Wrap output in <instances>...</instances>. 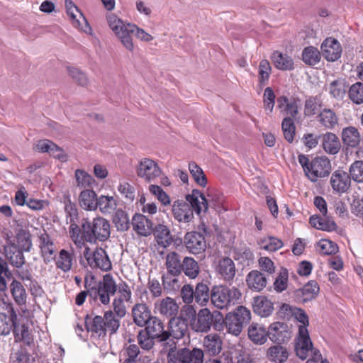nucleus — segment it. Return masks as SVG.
Returning <instances> with one entry per match:
<instances>
[{"instance_id":"3c124183","label":"nucleus","mask_w":363,"mask_h":363,"mask_svg":"<svg viewBox=\"0 0 363 363\" xmlns=\"http://www.w3.org/2000/svg\"><path fill=\"white\" fill-rule=\"evenodd\" d=\"M178 276L172 275L167 272L162 275V280L164 290H167L168 292H176L179 290L181 283L177 277Z\"/></svg>"},{"instance_id":"8fccbe9b","label":"nucleus","mask_w":363,"mask_h":363,"mask_svg":"<svg viewBox=\"0 0 363 363\" xmlns=\"http://www.w3.org/2000/svg\"><path fill=\"white\" fill-rule=\"evenodd\" d=\"M319 289V286L315 281H309L302 289L297 291V293L298 295H302L303 301H308L316 297Z\"/></svg>"},{"instance_id":"412c9836","label":"nucleus","mask_w":363,"mask_h":363,"mask_svg":"<svg viewBox=\"0 0 363 363\" xmlns=\"http://www.w3.org/2000/svg\"><path fill=\"white\" fill-rule=\"evenodd\" d=\"M234 262L229 257H223L218 261L216 272L227 282H231L236 274Z\"/></svg>"},{"instance_id":"6e6d98bb","label":"nucleus","mask_w":363,"mask_h":363,"mask_svg":"<svg viewBox=\"0 0 363 363\" xmlns=\"http://www.w3.org/2000/svg\"><path fill=\"white\" fill-rule=\"evenodd\" d=\"M272 72V67L267 60H262L258 67L259 83L261 86H265L269 82Z\"/></svg>"},{"instance_id":"7c9ffc66","label":"nucleus","mask_w":363,"mask_h":363,"mask_svg":"<svg viewBox=\"0 0 363 363\" xmlns=\"http://www.w3.org/2000/svg\"><path fill=\"white\" fill-rule=\"evenodd\" d=\"M271 60L275 67L280 70H292L294 69L292 58L286 54L274 51L272 54Z\"/></svg>"},{"instance_id":"603ef678","label":"nucleus","mask_w":363,"mask_h":363,"mask_svg":"<svg viewBox=\"0 0 363 363\" xmlns=\"http://www.w3.org/2000/svg\"><path fill=\"white\" fill-rule=\"evenodd\" d=\"M302 60L306 65H315L320 60V53L317 48L313 46L307 47L302 52Z\"/></svg>"},{"instance_id":"680f3d73","label":"nucleus","mask_w":363,"mask_h":363,"mask_svg":"<svg viewBox=\"0 0 363 363\" xmlns=\"http://www.w3.org/2000/svg\"><path fill=\"white\" fill-rule=\"evenodd\" d=\"M351 101L356 104H363V84L356 82L352 84L348 91Z\"/></svg>"},{"instance_id":"864d4df0","label":"nucleus","mask_w":363,"mask_h":363,"mask_svg":"<svg viewBox=\"0 0 363 363\" xmlns=\"http://www.w3.org/2000/svg\"><path fill=\"white\" fill-rule=\"evenodd\" d=\"M225 323L228 333L238 336L240 334L244 325L238 320L232 313L226 315L225 318Z\"/></svg>"},{"instance_id":"9d476101","label":"nucleus","mask_w":363,"mask_h":363,"mask_svg":"<svg viewBox=\"0 0 363 363\" xmlns=\"http://www.w3.org/2000/svg\"><path fill=\"white\" fill-rule=\"evenodd\" d=\"M139 177L147 182H152L161 174V169L158 164L152 160L143 159L136 168Z\"/></svg>"},{"instance_id":"39448f33","label":"nucleus","mask_w":363,"mask_h":363,"mask_svg":"<svg viewBox=\"0 0 363 363\" xmlns=\"http://www.w3.org/2000/svg\"><path fill=\"white\" fill-rule=\"evenodd\" d=\"M82 230L86 242L95 244L98 241H106L111 235L109 221L101 216H96L92 220L88 218L82 220Z\"/></svg>"},{"instance_id":"f257e3e1","label":"nucleus","mask_w":363,"mask_h":363,"mask_svg":"<svg viewBox=\"0 0 363 363\" xmlns=\"http://www.w3.org/2000/svg\"><path fill=\"white\" fill-rule=\"evenodd\" d=\"M186 201L177 199L172 206V213L179 223H188L194 219V211L197 215L206 213L208 207L214 208L216 204L209 201L199 190H193L185 196Z\"/></svg>"},{"instance_id":"9b49d317","label":"nucleus","mask_w":363,"mask_h":363,"mask_svg":"<svg viewBox=\"0 0 363 363\" xmlns=\"http://www.w3.org/2000/svg\"><path fill=\"white\" fill-rule=\"evenodd\" d=\"M213 316L207 308L201 309L190 322L191 328L196 333L208 332L213 324Z\"/></svg>"},{"instance_id":"1a4fd4ad","label":"nucleus","mask_w":363,"mask_h":363,"mask_svg":"<svg viewBox=\"0 0 363 363\" xmlns=\"http://www.w3.org/2000/svg\"><path fill=\"white\" fill-rule=\"evenodd\" d=\"M90 248L86 247L84 256L92 269H100L108 272L111 269L112 264L106 252L101 247L96 248L92 254L89 252Z\"/></svg>"},{"instance_id":"a211bd4d","label":"nucleus","mask_w":363,"mask_h":363,"mask_svg":"<svg viewBox=\"0 0 363 363\" xmlns=\"http://www.w3.org/2000/svg\"><path fill=\"white\" fill-rule=\"evenodd\" d=\"M168 339L172 337L180 340L188 333V324L185 319L180 317H174L169 321V328L167 330Z\"/></svg>"},{"instance_id":"f3484780","label":"nucleus","mask_w":363,"mask_h":363,"mask_svg":"<svg viewBox=\"0 0 363 363\" xmlns=\"http://www.w3.org/2000/svg\"><path fill=\"white\" fill-rule=\"evenodd\" d=\"M323 57L329 62L337 60L342 55V47L339 41L335 38H328L321 45Z\"/></svg>"},{"instance_id":"72a5a7b5","label":"nucleus","mask_w":363,"mask_h":363,"mask_svg":"<svg viewBox=\"0 0 363 363\" xmlns=\"http://www.w3.org/2000/svg\"><path fill=\"white\" fill-rule=\"evenodd\" d=\"M10 360L11 363H30L34 358L30 355L27 346L19 345L13 347Z\"/></svg>"},{"instance_id":"b1692460","label":"nucleus","mask_w":363,"mask_h":363,"mask_svg":"<svg viewBox=\"0 0 363 363\" xmlns=\"http://www.w3.org/2000/svg\"><path fill=\"white\" fill-rule=\"evenodd\" d=\"M246 283L250 289L259 292L266 287L267 280L261 272L252 270L247 275Z\"/></svg>"},{"instance_id":"052dcab7","label":"nucleus","mask_w":363,"mask_h":363,"mask_svg":"<svg viewBox=\"0 0 363 363\" xmlns=\"http://www.w3.org/2000/svg\"><path fill=\"white\" fill-rule=\"evenodd\" d=\"M97 286L112 295H114L117 291V284L113 276L110 274H105L102 280L97 284Z\"/></svg>"},{"instance_id":"37998d69","label":"nucleus","mask_w":363,"mask_h":363,"mask_svg":"<svg viewBox=\"0 0 363 363\" xmlns=\"http://www.w3.org/2000/svg\"><path fill=\"white\" fill-rule=\"evenodd\" d=\"M182 272L189 279L196 278L200 269L198 262L192 257H185L182 260Z\"/></svg>"},{"instance_id":"09e8293b","label":"nucleus","mask_w":363,"mask_h":363,"mask_svg":"<svg viewBox=\"0 0 363 363\" xmlns=\"http://www.w3.org/2000/svg\"><path fill=\"white\" fill-rule=\"evenodd\" d=\"M330 95L337 100H342L347 93V85L344 79L332 82L329 85Z\"/></svg>"},{"instance_id":"423d86ee","label":"nucleus","mask_w":363,"mask_h":363,"mask_svg":"<svg viewBox=\"0 0 363 363\" xmlns=\"http://www.w3.org/2000/svg\"><path fill=\"white\" fill-rule=\"evenodd\" d=\"M107 22L108 26L123 45L128 50L133 52L134 50L133 36L136 30V25L125 23L114 14H110L107 16Z\"/></svg>"},{"instance_id":"58836bf2","label":"nucleus","mask_w":363,"mask_h":363,"mask_svg":"<svg viewBox=\"0 0 363 363\" xmlns=\"http://www.w3.org/2000/svg\"><path fill=\"white\" fill-rule=\"evenodd\" d=\"M117 208V201L113 196L101 195L97 201V209L104 214L113 213Z\"/></svg>"},{"instance_id":"5701e85b","label":"nucleus","mask_w":363,"mask_h":363,"mask_svg":"<svg viewBox=\"0 0 363 363\" xmlns=\"http://www.w3.org/2000/svg\"><path fill=\"white\" fill-rule=\"evenodd\" d=\"M223 341L219 335L211 333L207 335L203 340L205 352L211 356L218 355L222 350Z\"/></svg>"},{"instance_id":"e433bc0d","label":"nucleus","mask_w":363,"mask_h":363,"mask_svg":"<svg viewBox=\"0 0 363 363\" xmlns=\"http://www.w3.org/2000/svg\"><path fill=\"white\" fill-rule=\"evenodd\" d=\"M154 235L157 244L163 247H168L172 242L170 230L163 224H158L155 226Z\"/></svg>"},{"instance_id":"a878e982","label":"nucleus","mask_w":363,"mask_h":363,"mask_svg":"<svg viewBox=\"0 0 363 363\" xmlns=\"http://www.w3.org/2000/svg\"><path fill=\"white\" fill-rule=\"evenodd\" d=\"M342 143L347 147L354 148L360 143V133L354 126H347L342 129L341 133Z\"/></svg>"},{"instance_id":"de8ad7c7","label":"nucleus","mask_w":363,"mask_h":363,"mask_svg":"<svg viewBox=\"0 0 363 363\" xmlns=\"http://www.w3.org/2000/svg\"><path fill=\"white\" fill-rule=\"evenodd\" d=\"M113 223L116 225L118 231H126L130 228V219L125 211L122 209H118L115 211L113 217Z\"/></svg>"},{"instance_id":"bf43d9fd","label":"nucleus","mask_w":363,"mask_h":363,"mask_svg":"<svg viewBox=\"0 0 363 363\" xmlns=\"http://www.w3.org/2000/svg\"><path fill=\"white\" fill-rule=\"evenodd\" d=\"M349 175L354 182L363 183V161L356 160L349 167Z\"/></svg>"},{"instance_id":"5fc2aeb1","label":"nucleus","mask_w":363,"mask_h":363,"mask_svg":"<svg viewBox=\"0 0 363 363\" xmlns=\"http://www.w3.org/2000/svg\"><path fill=\"white\" fill-rule=\"evenodd\" d=\"M69 227V234L74 242V243L78 247H82L85 245V238L84 237V232L82 230V227L79 228L75 223L70 222Z\"/></svg>"},{"instance_id":"a19ab883","label":"nucleus","mask_w":363,"mask_h":363,"mask_svg":"<svg viewBox=\"0 0 363 363\" xmlns=\"http://www.w3.org/2000/svg\"><path fill=\"white\" fill-rule=\"evenodd\" d=\"M194 296L195 302L200 306H204L211 299V294L207 284L204 283H199L196 284L194 290Z\"/></svg>"},{"instance_id":"13d9d810","label":"nucleus","mask_w":363,"mask_h":363,"mask_svg":"<svg viewBox=\"0 0 363 363\" xmlns=\"http://www.w3.org/2000/svg\"><path fill=\"white\" fill-rule=\"evenodd\" d=\"M189 172L194 181L201 186H205L207 184L206 177L199 165L195 162H191L189 164Z\"/></svg>"},{"instance_id":"f8f14e48","label":"nucleus","mask_w":363,"mask_h":363,"mask_svg":"<svg viewBox=\"0 0 363 363\" xmlns=\"http://www.w3.org/2000/svg\"><path fill=\"white\" fill-rule=\"evenodd\" d=\"M295 350L296 355L301 359H306L309 352H313V344L308 330L305 326L298 328V336L296 339Z\"/></svg>"},{"instance_id":"0eeeda50","label":"nucleus","mask_w":363,"mask_h":363,"mask_svg":"<svg viewBox=\"0 0 363 363\" xmlns=\"http://www.w3.org/2000/svg\"><path fill=\"white\" fill-rule=\"evenodd\" d=\"M242 293L236 288L224 286H215L211 291V303L218 309L228 308L234 306L241 299Z\"/></svg>"},{"instance_id":"c03bdc74","label":"nucleus","mask_w":363,"mask_h":363,"mask_svg":"<svg viewBox=\"0 0 363 363\" xmlns=\"http://www.w3.org/2000/svg\"><path fill=\"white\" fill-rule=\"evenodd\" d=\"M36 149L41 152H48L50 155L60 158L62 149L52 141L44 139L40 140L35 145Z\"/></svg>"},{"instance_id":"c85d7f7f","label":"nucleus","mask_w":363,"mask_h":363,"mask_svg":"<svg viewBox=\"0 0 363 363\" xmlns=\"http://www.w3.org/2000/svg\"><path fill=\"white\" fill-rule=\"evenodd\" d=\"M266 356L271 362L284 363L288 359L289 352L281 344H277L268 348Z\"/></svg>"},{"instance_id":"e2e57ef3","label":"nucleus","mask_w":363,"mask_h":363,"mask_svg":"<svg viewBox=\"0 0 363 363\" xmlns=\"http://www.w3.org/2000/svg\"><path fill=\"white\" fill-rule=\"evenodd\" d=\"M288 277L289 274L287 269L282 268L274 282V289L277 292L280 293L287 289Z\"/></svg>"},{"instance_id":"ea45409f","label":"nucleus","mask_w":363,"mask_h":363,"mask_svg":"<svg viewBox=\"0 0 363 363\" xmlns=\"http://www.w3.org/2000/svg\"><path fill=\"white\" fill-rule=\"evenodd\" d=\"M16 319L17 315L13 308L11 310L10 315L0 313V335H9L12 331Z\"/></svg>"},{"instance_id":"a18cd8bd","label":"nucleus","mask_w":363,"mask_h":363,"mask_svg":"<svg viewBox=\"0 0 363 363\" xmlns=\"http://www.w3.org/2000/svg\"><path fill=\"white\" fill-rule=\"evenodd\" d=\"M10 290L15 302L22 306L26 303L27 294L22 284L14 279L10 284Z\"/></svg>"},{"instance_id":"2eb2a0df","label":"nucleus","mask_w":363,"mask_h":363,"mask_svg":"<svg viewBox=\"0 0 363 363\" xmlns=\"http://www.w3.org/2000/svg\"><path fill=\"white\" fill-rule=\"evenodd\" d=\"M184 241L190 253L199 255L206 250V242L204 235L201 233L189 232L185 235Z\"/></svg>"},{"instance_id":"f03ea898","label":"nucleus","mask_w":363,"mask_h":363,"mask_svg":"<svg viewBox=\"0 0 363 363\" xmlns=\"http://www.w3.org/2000/svg\"><path fill=\"white\" fill-rule=\"evenodd\" d=\"M121 319L113 311H106L104 316L95 315L94 318L86 316L85 325L91 337L104 339L107 333L113 335L117 333L121 325Z\"/></svg>"},{"instance_id":"69168bd1","label":"nucleus","mask_w":363,"mask_h":363,"mask_svg":"<svg viewBox=\"0 0 363 363\" xmlns=\"http://www.w3.org/2000/svg\"><path fill=\"white\" fill-rule=\"evenodd\" d=\"M89 292L91 296L99 298V301L104 305H108L110 303L111 296H113L98 286L91 288Z\"/></svg>"},{"instance_id":"6ab92c4d","label":"nucleus","mask_w":363,"mask_h":363,"mask_svg":"<svg viewBox=\"0 0 363 363\" xmlns=\"http://www.w3.org/2000/svg\"><path fill=\"white\" fill-rule=\"evenodd\" d=\"M155 309L160 315L172 318L176 317L179 311V306L174 299L166 297L155 303Z\"/></svg>"},{"instance_id":"aec40b11","label":"nucleus","mask_w":363,"mask_h":363,"mask_svg":"<svg viewBox=\"0 0 363 363\" xmlns=\"http://www.w3.org/2000/svg\"><path fill=\"white\" fill-rule=\"evenodd\" d=\"M133 230L140 235L147 237L153 232V223L146 216L135 214L132 219Z\"/></svg>"},{"instance_id":"7ed1b4c3","label":"nucleus","mask_w":363,"mask_h":363,"mask_svg":"<svg viewBox=\"0 0 363 363\" xmlns=\"http://www.w3.org/2000/svg\"><path fill=\"white\" fill-rule=\"evenodd\" d=\"M144 327L137 335L138 343L143 350L150 351L154 347L156 340L162 342L168 340L164 324L158 317L153 316Z\"/></svg>"},{"instance_id":"79ce46f5","label":"nucleus","mask_w":363,"mask_h":363,"mask_svg":"<svg viewBox=\"0 0 363 363\" xmlns=\"http://www.w3.org/2000/svg\"><path fill=\"white\" fill-rule=\"evenodd\" d=\"M310 223L316 229L324 231H333L337 228L336 223L333 220L316 215L310 218Z\"/></svg>"},{"instance_id":"338daca9","label":"nucleus","mask_w":363,"mask_h":363,"mask_svg":"<svg viewBox=\"0 0 363 363\" xmlns=\"http://www.w3.org/2000/svg\"><path fill=\"white\" fill-rule=\"evenodd\" d=\"M263 101L265 110L268 111L269 113H272L275 104V94L271 87H267L265 89Z\"/></svg>"},{"instance_id":"bb28decb","label":"nucleus","mask_w":363,"mask_h":363,"mask_svg":"<svg viewBox=\"0 0 363 363\" xmlns=\"http://www.w3.org/2000/svg\"><path fill=\"white\" fill-rule=\"evenodd\" d=\"M165 267L167 272L172 275H180L182 272V257L176 252H169L165 257Z\"/></svg>"},{"instance_id":"4c0bfd02","label":"nucleus","mask_w":363,"mask_h":363,"mask_svg":"<svg viewBox=\"0 0 363 363\" xmlns=\"http://www.w3.org/2000/svg\"><path fill=\"white\" fill-rule=\"evenodd\" d=\"M73 262V252L62 249L59 252L58 257L55 261V264L57 269H61L64 272H68L72 269Z\"/></svg>"},{"instance_id":"c9c22d12","label":"nucleus","mask_w":363,"mask_h":363,"mask_svg":"<svg viewBox=\"0 0 363 363\" xmlns=\"http://www.w3.org/2000/svg\"><path fill=\"white\" fill-rule=\"evenodd\" d=\"M13 333L16 342H24L27 346H29L33 339L29 330V327L25 323H16L15 321L13 328Z\"/></svg>"},{"instance_id":"393cba45","label":"nucleus","mask_w":363,"mask_h":363,"mask_svg":"<svg viewBox=\"0 0 363 363\" xmlns=\"http://www.w3.org/2000/svg\"><path fill=\"white\" fill-rule=\"evenodd\" d=\"M39 247L45 262H49L52 259L55 247L50 235L45 231L39 236Z\"/></svg>"},{"instance_id":"0e129e2a","label":"nucleus","mask_w":363,"mask_h":363,"mask_svg":"<svg viewBox=\"0 0 363 363\" xmlns=\"http://www.w3.org/2000/svg\"><path fill=\"white\" fill-rule=\"evenodd\" d=\"M150 193L155 195L164 206H169L171 203L169 196L158 185L152 184L149 186Z\"/></svg>"},{"instance_id":"4468645a","label":"nucleus","mask_w":363,"mask_h":363,"mask_svg":"<svg viewBox=\"0 0 363 363\" xmlns=\"http://www.w3.org/2000/svg\"><path fill=\"white\" fill-rule=\"evenodd\" d=\"M351 177L349 173L342 170L334 171L330 178V184L333 191L337 194H344L351 187Z\"/></svg>"},{"instance_id":"774afa93","label":"nucleus","mask_w":363,"mask_h":363,"mask_svg":"<svg viewBox=\"0 0 363 363\" xmlns=\"http://www.w3.org/2000/svg\"><path fill=\"white\" fill-rule=\"evenodd\" d=\"M238 320H240L244 325H247L251 319L250 311L245 306H238L232 313Z\"/></svg>"},{"instance_id":"dca6fc26","label":"nucleus","mask_w":363,"mask_h":363,"mask_svg":"<svg viewBox=\"0 0 363 363\" xmlns=\"http://www.w3.org/2000/svg\"><path fill=\"white\" fill-rule=\"evenodd\" d=\"M133 323L138 327L143 328L154 316L150 308L145 303H135L131 309Z\"/></svg>"},{"instance_id":"2f4dec72","label":"nucleus","mask_w":363,"mask_h":363,"mask_svg":"<svg viewBox=\"0 0 363 363\" xmlns=\"http://www.w3.org/2000/svg\"><path fill=\"white\" fill-rule=\"evenodd\" d=\"M322 146L327 153L335 155L340 151V142L335 133H326L322 135Z\"/></svg>"},{"instance_id":"ddd939ff","label":"nucleus","mask_w":363,"mask_h":363,"mask_svg":"<svg viewBox=\"0 0 363 363\" xmlns=\"http://www.w3.org/2000/svg\"><path fill=\"white\" fill-rule=\"evenodd\" d=\"M269 340L277 344H282L291 337V331L289 325L283 322L272 323L267 330Z\"/></svg>"},{"instance_id":"20e7f679","label":"nucleus","mask_w":363,"mask_h":363,"mask_svg":"<svg viewBox=\"0 0 363 363\" xmlns=\"http://www.w3.org/2000/svg\"><path fill=\"white\" fill-rule=\"evenodd\" d=\"M298 160L305 176L311 182L315 183L320 179L328 177L331 172L330 160L325 156H317L310 160L307 156L300 155Z\"/></svg>"},{"instance_id":"49530a36","label":"nucleus","mask_w":363,"mask_h":363,"mask_svg":"<svg viewBox=\"0 0 363 363\" xmlns=\"http://www.w3.org/2000/svg\"><path fill=\"white\" fill-rule=\"evenodd\" d=\"M258 245L262 250H264L268 252H275L281 249L283 247L284 243L280 239L277 238L273 236H267L261 238L258 241Z\"/></svg>"},{"instance_id":"f704fd0d","label":"nucleus","mask_w":363,"mask_h":363,"mask_svg":"<svg viewBox=\"0 0 363 363\" xmlns=\"http://www.w3.org/2000/svg\"><path fill=\"white\" fill-rule=\"evenodd\" d=\"M319 123L326 129L333 130L338 124V117L330 108H324L318 116Z\"/></svg>"},{"instance_id":"4be33fe9","label":"nucleus","mask_w":363,"mask_h":363,"mask_svg":"<svg viewBox=\"0 0 363 363\" xmlns=\"http://www.w3.org/2000/svg\"><path fill=\"white\" fill-rule=\"evenodd\" d=\"M277 107L286 117L294 118L298 113V102L294 99H289L285 96H281L277 99Z\"/></svg>"},{"instance_id":"4d7b16f0","label":"nucleus","mask_w":363,"mask_h":363,"mask_svg":"<svg viewBox=\"0 0 363 363\" xmlns=\"http://www.w3.org/2000/svg\"><path fill=\"white\" fill-rule=\"evenodd\" d=\"M281 128L284 138L289 143H292L296 132V126L293 118L291 117H285L281 123Z\"/></svg>"},{"instance_id":"c756f323","label":"nucleus","mask_w":363,"mask_h":363,"mask_svg":"<svg viewBox=\"0 0 363 363\" xmlns=\"http://www.w3.org/2000/svg\"><path fill=\"white\" fill-rule=\"evenodd\" d=\"M253 309L255 313L262 317H268L274 310L272 302L264 296L254 298Z\"/></svg>"},{"instance_id":"cd10ccee","label":"nucleus","mask_w":363,"mask_h":363,"mask_svg":"<svg viewBox=\"0 0 363 363\" xmlns=\"http://www.w3.org/2000/svg\"><path fill=\"white\" fill-rule=\"evenodd\" d=\"M98 198L94 191L85 189L81 191L79 196L80 206L86 211H95L97 209Z\"/></svg>"},{"instance_id":"473e14b6","label":"nucleus","mask_w":363,"mask_h":363,"mask_svg":"<svg viewBox=\"0 0 363 363\" xmlns=\"http://www.w3.org/2000/svg\"><path fill=\"white\" fill-rule=\"evenodd\" d=\"M249 339L256 345H263L266 342L268 337L265 328L259 325L252 323L248 328L247 332Z\"/></svg>"},{"instance_id":"6e6552de","label":"nucleus","mask_w":363,"mask_h":363,"mask_svg":"<svg viewBox=\"0 0 363 363\" xmlns=\"http://www.w3.org/2000/svg\"><path fill=\"white\" fill-rule=\"evenodd\" d=\"M173 345L167 355V363H203L204 352L201 349H177Z\"/></svg>"}]
</instances>
